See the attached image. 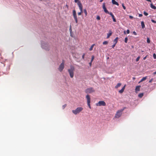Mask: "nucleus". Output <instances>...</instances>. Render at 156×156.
Instances as JSON below:
<instances>
[{
    "label": "nucleus",
    "instance_id": "1",
    "mask_svg": "<svg viewBox=\"0 0 156 156\" xmlns=\"http://www.w3.org/2000/svg\"><path fill=\"white\" fill-rule=\"evenodd\" d=\"M75 70L74 67L71 65L70 66V68L68 69V71L70 77L72 78L74 76V71Z\"/></svg>",
    "mask_w": 156,
    "mask_h": 156
},
{
    "label": "nucleus",
    "instance_id": "2",
    "mask_svg": "<svg viewBox=\"0 0 156 156\" xmlns=\"http://www.w3.org/2000/svg\"><path fill=\"white\" fill-rule=\"evenodd\" d=\"M83 109V108L81 107H78L75 110H72V112L75 115H77Z\"/></svg>",
    "mask_w": 156,
    "mask_h": 156
},
{
    "label": "nucleus",
    "instance_id": "3",
    "mask_svg": "<svg viewBox=\"0 0 156 156\" xmlns=\"http://www.w3.org/2000/svg\"><path fill=\"white\" fill-rule=\"evenodd\" d=\"M124 109H122L118 111L117 112L115 115V117L116 118H118L120 117L121 115L122 114V112L123 111Z\"/></svg>",
    "mask_w": 156,
    "mask_h": 156
},
{
    "label": "nucleus",
    "instance_id": "4",
    "mask_svg": "<svg viewBox=\"0 0 156 156\" xmlns=\"http://www.w3.org/2000/svg\"><path fill=\"white\" fill-rule=\"evenodd\" d=\"M77 4L80 11V12L78 13V15L80 16V15L83 12V6L82 4L79 1L78 2Z\"/></svg>",
    "mask_w": 156,
    "mask_h": 156
},
{
    "label": "nucleus",
    "instance_id": "5",
    "mask_svg": "<svg viewBox=\"0 0 156 156\" xmlns=\"http://www.w3.org/2000/svg\"><path fill=\"white\" fill-rule=\"evenodd\" d=\"M95 92V90L92 87L88 88L85 90V92L86 93H91Z\"/></svg>",
    "mask_w": 156,
    "mask_h": 156
},
{
    "label": "nucleus",
    "instance_id": "6",
    "mask_svg": "<svg viewBox=\"0 0 156 156\" xmlns=\"http://www.w3.org/2000/svg\"><path fill=\"white\" fill-rule=\"evenodd\" d=\"M86 98L87 100V105L90 108H91L90 105V96L89 95H87L86 96Z\"/></svg>",
    "mask_w": 156,
    "mask_h": 156
},
{
    "label": "nucleus",
    "instance_id": "7",
    "mask_svg": "<svg viewBox=\"0 0 156 156\" xmlns=\"http://www.w3.org/2000/svg\"><path fill=\"white\" fill-rule=\"evenodd\" d=\"M96 105L97 106H105L106 105L105 102L104 101H99L96 104Z\"/></svg>",
    "mask_w": 156,
    "mask_h": 156
},
{
    "label": "nucleus",
    "instance_id": "8",
    "mask_svg": "<svg viewBox=\"0 0 156 156\" xmlns=\"http://www.w3.org/2000/svg\"><path fill=\"white\" fill-rule=\"evenodd\" d=\"M64 61L63 60L62 63H61V64L59 66L58 68V70L62 72L64 69Z\"/></svg>",
    "mask_w": 156,
    "mask_h": 156
},
{
    "label": "nucleus",
    "instance_id": "9",
    "mask_svg": "<svg viewBox=\"0 0 156 156\" xmlns=\"http://www.w3.org/2000/svg\"><path fill=\"white\" fill-rule=\"evenodd\" d=\"M102 8L104 9V12L106 13L109 14V13H110V12H108V11L107 9L106 8L105 6V3H104L103 4Z\"/></svg>",
    "mask_w": 156,
    "mask_h": 156
},
{
    "label": "nucleus",
    "instance_id": "10",
    "mask_svg": "<svg viewBox=\"0 0 156 156\" xmlns=\"http://www.w3.org/2000/svg\"><path fill=\"white\" fill-rule=\"evenodd\" d=\"M109 14L111 16L113 19V21L114 22H116V20L115 18V16H114V15H113V14L111 12H110V13H109Z\"/></svg>",
    "mask_w": 156,
    "mask_h": 156
},
{
    "label": "nucleus",
    "instance_id": "11",
    "mask_svg": "<svg viewBox=\"0 0 156 156\" xmlns=\"http://www.w3.org/2000/svg\"><path fill=\"white\" fill-rule=\"evenodd\" d=\"M112 34V32L111 31V30H109V33L107 34V38H108L109 37L111 36Z\"/></svg>",
    "mask_w": 156,
    "mask_h": 156
},
{
    "label": "nucleus",
    "instance_id": "12",
    "mask_svg": "<svg viewBox=\"0 0 156 156\" xmlns=\"http://www.w3.org/2000/svg\"><path fill=\"white\" fill-rule=\"evenodd\" d=\"M125 87L126 85H124V86L122 88V89L119 91V93H122L124 90Z\"/></svg>",
    "mask_w": 156,
    "mask_h": 156
},
{
    "label": "nucleus",
    "instance_id": "13",
    "mask_svg": "<svg viewBox=\"0 0 156 156\" xmlns=\"http://www.w3.org/2000/svg\"><path fill=\"white\" fill-rule=\"evenodd\" d=\"M141 87L140 86H136L135 88L136 92L139 91L140 90V88Z\"/></svg>",
    "mask_w": 156,
    "mask_h": 156
},
{
    "label": "nucleus",
    "instance_id": "14",
    "mask_svg": "<svg viewBox=\"0 0 156 156\" xmlns=\"http://www.w3.org/2000/svg\"><path fill=\"white\" fill-rule=\"evenodd\" d=\"M112 2L113 4L116 5L118 6L119 5V3L115 0H112Z\"/></svg>",
    "mask_w": 156,
    "mask_h": 156
},
{
    "label": "nucleus",
    "instance_id": "15",
    "mask_svg": "<svg viewBox=\"0 0 156 156\" xmlns=\"http://www.w3.org/2000/svg\"><path fill=\"white\" fill-rule=\"evenodd\" d=\"M147 76H146L144 77H143L140 80L139 83L147 79Z\"/></svg>",
    "mask_w": 156,
    "mask_h": 156
},
{
    "label": "nucleus",
    "instance_id": "16",
    "mask_svg": "<svg viewBox=\"0 0 156 156\" xmlns=\"http://www.w3.org/2000/svg\"><path fill=\"white\" fill-rule=\"evenodd\" d=\"M150 6H151V7L152 8V9H156V7L152 3H151V4H150Z\"/></svg>",
    "mask_w": 156,
    "mask_h": 156
},
{
    "label": "nucleus",
    "instance_id": "17",
    "mask_svg": "<svg viewBox=\"0 0 156 156\" xmlns=\"http://www.w3.org/2000/svg\"><path fill=\"white\" fill-rule=\"evenodd\" d=\"M73 16L74 17V19L75 20L76 23H78V20L76 15Z\"/></svg>",
    "mask_w": 156,
    "mask_h": 156
},
{
    "label": "nucleus",
    "instance_id": "18",
    "mask_svg": "<svg viewBox=\"0 0 156 156\" xmlns=\"http://www.w3.org/2000/svg\"><path fill=\"white\" fill-rule=\"evenodd\" d=\"M121 85V83H118L117 85L115 86V88H117L118 87H120Z\"/></svg>",
    "mask_w": 156,
    "mask_h": 156
},
{
    "label": "nucleus",
    "instance_id": "19",
    "mask_svg": "<svg viewBox=\"0 0 156 156\" xmlns=\"http://www.w3.org/2000/svg\"><path fill=\"white\" fill-rule=\"evenodd\" d=\"M141 25L142 28H144L145 27V25L143 21L141 22Z\"/></svg>",
    "mask_w": 156,
    "mask_h": 156
},
{
    "label": "nucleus",
    "instance_id": "20",
    "mask_svg": "<svg viewBox=\"0 0 156 156\" xmlns=\"http://www.w3.org/2000/svg\"><path fill=\"white\" fill-rule=\"evenodd\" d=\"M118 37H116L114 40V42H115V43L116 44L118 42Z\"/></svg>",
    "mask_w": 156,
    "mask_h": 156
},
{
    "label": "nucleus",
    "instance_id": "21",
    "mask_svg": "<svg viewBox=\"0 0 156 156\" xmlns=\"http://www.w3.org/2000/svg\"><path fill=\"white\" fill-rule=\"evenodd\" d=\"M144 95L143 93H141L139 94L138 97L140 98H141Z\"/></svg>",
    "mask_w": 156,
    "mask_h": 156
},
{
    "label": "nucleus",
    "instance_id": "22",
    "mask_svg": "<svg viewBox=\"0 0 156 156\" xmlns=\"http://www.w3.org/2000/svg\"><path fill=\"white\" fill-rule=\"evenodd\" d=\"M94 45V44H93L89 48L90 51H91L93 50V48Z\"/></svg>",
    "mask_w": 156,
    "mask_h": 156
},
{
    "label": "nucleus",
    "instance_id": "23",
    "mask_svg": "<svg viewBox=\"0 0 156 156\" xmlns=\"http://www.w3.org/2000/svg\"><path fill=\"white\" fill-rule=\"evenodd\" d=\"M83 12L85 14V16H87V12L86 9H84L83 10Z\"/></svg>",
    "mask_w": 156,
    "mask_h": 156
},
{
    "label": "nucleus",
    "instance_id": "24",
    "mask_svg": "<svg viewBox=\"0 0 156 156\" xmlns=\"http://www.w3.org/2000/svg\"><path fill=\"white\" fill-rule=\"evenodd\" d=\"M108 41H105L103 42V44L104 45H106L108 44Z\"/></svg>",
    "mask_w": 156,
    "mask_h": 156
},
{
    "label": "nucleus",
    "instance_id": "25",
    "mask_svg": "<svg viewBox=\"0 0 156 156\" xmlns=\"http://www.w3.org/2000/svg\"><path fill=\"white\" fill-rule=\"evenodd\" d=\"M69 30L70 33H72V29L71 25H70V26Z\"/></svg>",
    "mask_w": 156,
    "mask_h": 156
},
{
    "label": "nucleus",
    "instance_id": "26",
    "mask_svg": "<svg viewBox=\"0 0 156 156\" xmlns=\"http://www.w3.org/2000/svg\"><path fill=\"white\" fill-rule=\"evenodd\" d=\"M76 15V12L75 10H73V16Z\"/></svg>",
    "mask_w": 156,
    "mask_h": 156
},
{
    "label": "nucleus",
    "instance_id": "27",
    "mask_svg": "<svg viewBox=\"0 0 156 156\" xmlns=\"http://www.w3.org/2000/svg\"><path fill=\"white\" fill-rule=\"evenodd\" d=\"M96 19L98 20H100L101 19V18L99 16H97Z\"/></svg>",
    "mask_w": 156,
    "mask_h": 156
},
{
    "label": "nucleus",
    "instance_id": "28",
    "mask_svg": "<svg viewBox=\"0 0 156 156\" xmlns=\"http://www.w3.org/2000/svg\"><path fill=\"white\" fill-rule=\"evenodd\" d=\"M150 40L149 38H147V42L148 43H150Z\"/></svg>",
    "mask_w": 156,
    "mask_h": 156
},
{
    "label": "nucleus",
    "instance_id": "29",
    "mask_svg": "<svg viewBox=\"0 0 156 156\" xmlns=\"http://www.w3.org/2000/svg\"><path fill=\"white\" fill-rule=\"evenodd\" d=\"M94 55H92V57H91V62H92V61H93V60H94Z\"/></svg>",
    "mask_w": 156,
    "mask_h": 156
},
{
    "label": "nucleus",
    "instance_id": "30",
    "mask_svg": "<svg viewBox=\"0 0 156 156\" xmlns=\"http://www.w3.org/2000/svg\"><path fill=\"white\" fill-rule=\"evenodd\" d=\"M144 14L146 16H147L148 15V14L147 13V12H146L144 11Z\"/></svg>",
    "mask_w": 156,
    "mask_h": 156
},
{
    "label": "nucleus",
    "instance_id": "31",
    "mask_svg": "<svg viewBox=\"0 0 156 156\" xmlns=\"http://www.w3.org/2000/svg\"><path fill=\"white\" fill-rule=\"evenodd\" d=\"M128 40V38L127 37H126L125 39V42L126 43H127Z\"/></svg>",
    "mask_w": 156,
    "mask_h": 156
},
{
    "label": "nucleus",
    "instance_id": "32",
    "mask_svg": "<svg viewBox=\"0 0 156 156\" xmlns=\"http://www.w3.org/2000/svg\"><path fill=\"white\" fill-rule=\"evenodd\" d=\"M140 58V56L138 57L136 59V62H138Z\"/></svg>",
    "mask_w": 156,
    "mask_h": 156
},
{
    "label": "nucleus",
    "instance_id": "33",
    "mask_svg": "<svg viewBox=\"0 0 156 156\" xmlns=\"http://www.w3.org/2000/svg\"><path fill=\"white\" fill-rule=\"evenodd\" d=\"M153 58L154 59H156V55L155 53H154L153 55Z\"/></svg>",
    "mask_w": 156,
    "mask_h": 156
},
{
    "label": "nucleus",
    "instance_id": "34",
    "mask_svg": "<svg viewBox=\"0 0 156 156\" xmlns=\"http://www.w3.org/2000/svg\"><path fill=\"white\" fill-rule=\"evenodd\" d=\"M122 6L124 9H126V7L124 5V4H122Z\"/></svg>",
    "mask_w": 156,
    "mask_h": 156
},
{
    "label": "nucleus",
    "instance_id": "35",
    "mask_svg": "<svg viewBox=\"0 0 156 156\" xmlns=\"http://www.w3.org/2000/svg\"><path fill=\"white\" fill-rule=\"evenodd\" d=\"M151 21L152 22L154 23H156V21H155V20H153V19H152L151 20Z\"/></svg>",
    "mask_w": 156,
    "mask_h": 156
},
{
    "label": "nucleus",
    "instance_id": "36",
    "mask_svg": "<svg viewBox=\"0 0 156 156\" xmlns=\"http://www.w3.org/2000/svg\"><path fill=\"white\" fill-rule=\"evenodd\" d=\"M66 104H65L62 106V108L63 109H64L66 106Z\"/></svg>",
    "mask_w": 156,
    "mask_h": 156
},
{
    "label": "nucleus",
    "instance_id": "37",
    "mask_svg": "<svg viewBox=\"0 0 156 156\" xmlns=\"http://www.w3.org/2000/svg\"><path fill=\"white\" fill-rule=\"evenodd\" d=\"M133 34L135 35H137V34L136 33V32L134 31L133 32Z\"/></svg>",
    "mask_w": 156,
    "mask_h": 156
},
{
    "label": "nucleus",
    "instance_id": "38",
    "mask_svg": "<svg viewBox=\"0 0 156 156\" xmlns=\"http://www.w3.org/2000/svg\"><path fill=\"white\" fill-rule=\"evenodd\" d=\"M116 44H115V43H114V44H113V45H112V48H114V47H115V45Z\"/></svg>",
    "mask_w": 156,
    "mask_h": 156
},
{
    "label": "nucleus",
    "instance_id": "39",
    "mask_svg": "<svg viewBox=\"0 0 156 156\" xmlns=\"http://www.w3.org/2000/svg\"><path fill=\"white\" fill-rule=\"evenodd\" d=\"M85 56V54H83L82 56V58L83 59H84Z\"/></svg>",
    "mask_w": 156,
    "mask_h": 156
},
{
    "label": "nucleus",
    "instance_id": "40",
    "mask_svg": "<svg viewBox=\"0 0 156 156\" xmlns=\"http://www.w3.org/2000/svg\"><path fill=\"white\" fill-rule=\"evenodd\" d=\"M153 79L152 78L151 80H150L149 81V83H151L152 82V81H153Z\"/></svg>",
    "mask_w": 156,
    "mask_h": 156
},
{
    "label": "nucleus",
    "instance_id": "41",
    "mask_svg": "<svg viewBox=\"0 0 156 156\" xmlns=\"http://www.w3.org/2000/svg\"><path fill=\"white\" fill-rule=\"evenodd\" d=\"M126 33L127 34H129V30H127L126 31Z\"/></svg>",
    "mask_w": 156,
    "mask_h": 156
},
{
    "label": "nucleus",
    "instance_id": "42",
    "mask_svg": "<svg viewBox=\"0 0 156 156\" xmlns=\"http://www.w3.org/2000/svg\"><path fill=\"white\" fill-rule=\"evenodd\" d=\"M129 18L130 19H132L133 18V17L131 16H129Z\"/></svg>",
    "mask_w": 156,
    "mask_h": 156
},
{
    "label": "nucleus",
    "instance_id": "43",
    "mask_svg": "<svg viewBox=\"0 0 156 156\" xmlns=\"http://www.w3.org/2000/svg\"><path fill=\"white\" fill-rule=\"evenodd\" d=\"M92 62H91V61L89 63V64L90 65V66L91 67V65H92Z\"/></svg>",
    "mask_w": 156,
    "mask_h": 156
},
{
    "label": "nucleus",
    "instance_id": "44",
    "mask_svg": "<svg viewBox=\"0 0 156 156\" xmlns=\"http://www.w3.org/2000/svg\"><path fill=\"white\" fill-rule=\"evenodd\" d=\"M147 55L145 57H144L143 58V60H145L146 58H147Z\"/></svg>",
    "mask_w": 156,
    "mask_h": 156
},
{
    "label": "nucleus",
    "instance_id": "45",
    "mask_svg": "<svg viewBox=\"0 0 156 156\" xmlns=\"http://www.w3.org/2000/svg\"><path fill=\"white\" fill-rule=\"evenodd\" d=\"M139 17H141L143 16V15L142 14H139Z\"/></svg>",
    "mask_w": 156,
    "mask_h": 156
},
{
    "label": "nucleus",
    "instance_id": "46",
    "mask_svg": "<svg viewBox=\"0 0 156 156\" xmlns=\"http://www.w3.org/2000/svg\"><path fill=\"white\" fill-rule=\"evenodd\" d=\"M153 74L154 75H155V74H156V71H155V72H154V73H153Z\"/></svg>",
    "mask_w": 156,
    "mask_h": 156
},
{
    "label": "nucleus",
    "instance_id": "47",
    "mask_svg": "<svg viewBox=\"0 0 156 156\" xmlns=\"http://www.w3.org/2000/svg\"><path fill=\"white\" fill-rule=\"evenodd\" d=\"M78 0H75L74 1H75V2H76V3L77 2Z\"/></svg>",
    "mask_w": 156,
    "mask_h": 156
},
{
    "label": "nucleus",
    "instance_id": "48",
    "mask_svg": "<svg viewBox=\"0 0 156 156\" xmlns=\"http://www.w3.org/2000/svg\"><path fill=\"white\" fill-rule=\"evenodd\" d=\"M103 1V0H100V2H102Z\"/></svg>",
    "mask_w": 156,
    "mask_h": 156
},
{
    "label": "nucleus",
    "instance_id": "49",
    "mask_svg": "<svg viewBox=\"0 0 156 156\" xmlns=\"http://www.w3.org/2000/svg\"><path fill=\"white\" fill-rule=\"evenodd\" d=\"M133 80H134L135 79V78L134 77H133Z\"/></svg>",
    "mask_w": 156,
    "mask_h": 156
},
{
    "label": "nucleus",
    "instance_id": "50",
    "mask_svg": "<svg viewBox=\"0 0 156 156\" xmlns=\"http://www.w3.org/2000/svg\"><path fill=\"white\" fill-rule=\"evenodd\" d=\"M124 34H126V31H124Z\"/></svg>",
    "mask_w": 156,
    "mask_h": 156
},
{
    "label": "nucleus",
    "instance_id": "51",
    "mask_svg": "<svg viewBox=\"0 0 156 156\" xmlns=\"http://www.w3.org/2000/svg\"><path fill=\"white\" fill-rule=\"evenodd\" d=\"M66 7H68V6L67 5H66Z\"/></svg>",
    "mask_w": 156,
    "mask_h": 156
}]
</instances>
